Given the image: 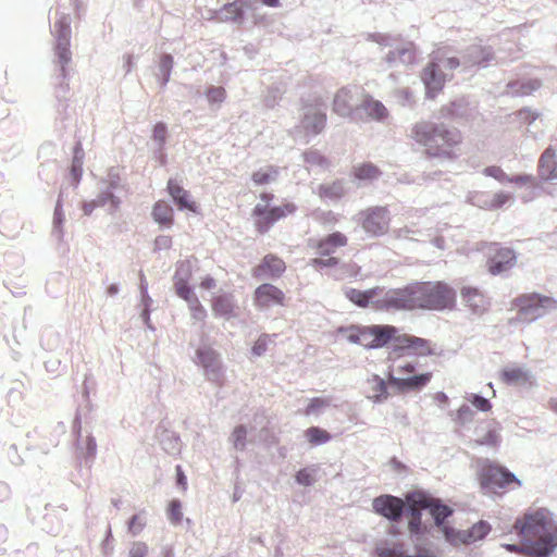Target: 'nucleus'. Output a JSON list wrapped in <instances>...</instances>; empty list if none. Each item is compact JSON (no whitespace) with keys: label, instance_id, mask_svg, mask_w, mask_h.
<instances>
[{"label":"nucleus","instance_id":"nucleus-26","mask_svg":"<svg viewBox=\"0 0 557 557\" xmlns=\"http://www.w3.org/2000/svg\"><path fill=\"white\" fill-rule=\"evenodd\" d=\"M395 344H396V347H399V348H411V349L418 351V354L422 355V356H428V355L433 354V350L430 346V342L424 338L410 336V335H400L395 338Z\"/></svg>","mask_w":557,"mask_h":557},{"label":"nucleus","instance_id":"nucleus-61","mask_svg":"<svg viewBox=\"0 0 557 557\" xmlns=\"http://www.w3.org/2000/svg\"><path fill=\"white\" fill-rule=\"evenodd\" d=\"M146 525V519L141 515H134L128 521V531L137 535Z\"/></svg>","mask_w":557,"mask_h":557},{"label":"nucleus","instance_id":"nucleus-11","mask_svg":"<svg viewBox=\"0 0 557 557\" xmlns=\"http://www.w3.org/2000/svg\"><path fill=\"white\" fill-rule=\"evenodd\" d=\"M197 363L203 368L205 375L210 381H218L221 375V362L215 350L201 345L196 350Z\"/></svg>","mask_w":557,"mask_h":557},{"label":"nucleus","instance_id":"nucleus-37","mask_svg":"<svg viewBox=\"0 0 557 557\" xmlns=\"http://www.w3.org/2000/svg\"><path fill=\"white\" fill-rule=\"evenodd\" d=\"M346 194L344 183L335 181L332 184H323L319 187V196L330 200H338Z\"/></svg>","mask_w":557,"mask_h":557},{"label":"nucleus","instance_id":"nucleus-39","mask_svg":"<svg viewBox=\"0 0 557 557\" xmlns=\"http://www.w3.org/2000/svg\"><path fill=\"white\" fill-rule=\"evenodd\" d=\"M442 531L445 540L454 546L471 544L470 537L467 536V530H456L451 527H443Z\"/></svg>","mask_w":557,"mask_h":557},{"label":"nucleus","instance_id":"nucleus-48","mask_svg":"<svg viewBox=\"0 0 557 557\" xmlns=\"http://www.w3.org/2000/svg\"><path fill=\"white\" fill-rule=\"evenodd\" d=\"M373 381L375 385L372 387V389L375 394L372 396V399L374 403L380 404L387 398V385L386 382L379 375H374Z\"/></svg>","mask_w":557,"mask_h":557},{"label":"nucleus","instance_id":"nucleus-41","mask_svg":"<svg viewBox=\"0 0 557 557\" xmlns=\"http://www.w3.org/2000/svg\"><path fill=\"white\" fill-rule=\"evenodd\" d=\"M305 435L310 444L318 446L327 443L331 440V434L319 428V426H310L306 430Z\"/></svg>","mask_w":557,"mask_h":557},{"label":"nucleus","instance_id":"nucleus-40","mask_svg":"<svg viewBox=\"0 0 557 557\" xmlns=\"http://www.w3.org/2000/svg\"><path fill=\"white\" fill-rule=\"evenodd\" d=\"M62 196L63 191H60L55 203L52 221V235H54L59 240L62 239L63 237L62 224L65 220L64 212L62 209Z\"/></svg>","mask_w":557,"mask_h":557},{"label":"nucleus","instance_id":"nucleus-3","mask_svg":"<svg viewBox=\"0 0 557 557\" xmlns=\"http://www.w3.org/2000/svg\"><path fill=\"white\" fill-rule=\"evenodd\" d=\"M51 33L54 36L55 63L60 66V76L66 78V65L72 61L71 46V17L62 13L54 22Z\"/></svg>","mask_w":557,"mask_h":557},{"label":"nucleus","instance_id":"nucleus-31","mask_svg":"<svg viewBox=\"0 0 557 557\" xmlns=\"http://www.w3.org/2000/svg\"><path fill=\"white\" fill-rule=\"evenodd\" d=\"M532 373L525 368H506L502 371V380L508 385H518L530 382Z\"/></svg>","mask_w":557,"mask_h":557},{"label":"nucleus","instance_id":"nucleus-44","mask_svg":"<svg viewBox=\"0 0 557 557\" xmlns=\"http://www.w3.org/2000/svg\"><path fill=\"white\" fill-rule=\"evenodd\" d=\"M381 175L377 166L372 163H364L355 169V176L358 180H375Z\"/></svg>","mask_w":557,"mask_h":557},{"label":"nucleus","instance_id":"nucleus-56","mask_svg":"<svg viewBox=\"0 0 557 557\" xmlns=\"http://www.w3.org/2000/svg\"><path fill=\"white\" fill-rule=\"evenodd\" d=\"M168 517L173 523H178L183 518L182 504L178 499H173L169 505Z\"/></svg>","mask_w":557,"mask_h":557},{"label":"nucleus","instance_id":"nucleus-63","mask_svg":"<svg viewBox=\"0 0 557 557\" xmlns=\"http://www.w3.org/2000/svg\"><path fill=\"white\" fill-rule=\"evenodd\" d=\"M295 480L298 484L304 485V486H310L314 483V478L312 475V472L306 468L299 470L296 473Z\"/></svg>","mask_w":557,"mask_h":557},{"label":"nucleus","instance_id":"nucleus-28","mask_svg":"<svg viewBox=\"0 0 557 557\" xmlns=\"http://www.w3.org/2000/svg\"><path fill=\"white\" fill-rule=\"evenodd\" d=\"M410 497L411 493L407 494L405 513H407L410 517V520L408 522V529L412 534H420L423 532L421 520V509L423 508L418 503L412 502Z\"/></svg>","mask_w":557,"mask_h":557},{"label":"nucleus","instance_id":"nucleus-30","mask_svg":"<svg viewBox=\"0 0 557 557\" xmlns=\"http://www.w3.org/2000/svg\"><path fill=\"white\" fill-rule=\"evenodd\" d=\"M541 87L539 79L512 81L507 84L506 94L512 97L528 96Z\"/></svg>","mask_w":557,"mask_h":557},{"label":"nucleus","instance_id":"nucleus-57","mask_svg":"<svg viewBox=\"0 0 557 557\" xmlns=\"http://www.w3.org/2000/svg\"><path fill=\"white\" fill-rule=\"evenodd\" d=\"M188 307L191 311V317L194 320L202 321L207 317V311L203 308V306L200 304L198 297L191 299V301L188 302Z\"/></svg>","mask_w":557,"mask_h":557},{"label":"nucleus","instance_id":"nucleus-25","mask_svg":"<svg viewBox=\"0 0 557 557\" xmlns=\"http://www.w3.org/2000/svg\"><path fill=\"white\" fill-rule=\"evenodd\" d=\"M431 380L430 373H422L412 375L409 377H395L391 376V382L400 391V392H408V391H417L424 387Z\"/></svg>","mask_w":557,"mask_h":557},{"label":"nucleus","instance_id":"nucleus-27","mask_svg":"<svg viewBox=\"0 0 557 557\" xmlns=\"http://www.w3.org/2000/svg\"><path fill=\"white\" fill-rule=\"evenodd\" d=\"M236 301L232 295H220L212 300V311L214 315L230 320L235 317L234 310Z\"/></svg>","mask_w":557,"mask_h":557},{"label":"nucleus","instance_id":"nucleus-52","mask_svg":"<svg viewBox=\"0 0 557 557\" xmlns=\"http://www.w3.org/2000/svg\"><path fill=\"white\" fill-rule=\"evenodd\" d=\"M175 292L177 296L183 298L187 304L191 301V299L197 298L194 294L193 289L188 285V282H175Z\"/></svg>","mask_w":557,"mask_h":557},{"label":"nucleus","instance_id":"nucleus-2","mask_svg":"<svg viewBox=\"0 0 557 557\" xmlns=\"http://www.w3.org/2000/svg\"><path fill=\"white\" fill-rule=\"evenodd\" d=\"M416 309L444 310L455 304V290L443 282L412 283Z\"/></svg>","mask_w":557,"mask_h":557},{"label":"nucleus","instance_id":"nucleus-50","mask_svg":"<svg viewBox=\"0 0 557 557\" xmlns=\"http://www.w3.org/2000/svg\"><path fill=\"white\" fill-rule=\"evenodd\" d=\"M276 175H277L276 170H271V169L262 170L261 169L252 174V181L257 185H263V184L270 183L271 181H274Z\"/></svg>","mask_w":557,"mask_h":557},{"label":"nucleus","instance_id":"nucleus-23","mask_svg":"<svg viewBox=\"0 0 557 557\" xmlns=\"http://www.w3.org/2000/svg\"><path fill=\"white\" fill-rule=\"evenodd\" d=\"M368 39L376 42L381 47L395 48L394 50L388 51V53L385 57V62L389 67H394L400 64L397 55V38L387 34L376 33L369 34Z\"/></svg>","mask_w":557,"mask_h":557},{"label":"nucleus","instance_id":"nucleus-33","mask_svg":"<svg viewBox=\"0 0 557 557\" xmlns=\"http://www.w3.org/2000/svg\"><path fill=\"white\" fill-rule=\"evenodd\" d=\"M555 152L552 148L546 149L539 161V175L542 180H552V170L556 166Z\"/></svg>","mask_w":557,"mask_h":557},{"label":"nucleus","instance_id":"nucleus-51","mask_svg":"<svg viewBox=\"0 0 557 557\" xmlns=\"http://www.w3.org/2000/svg\"><path fill=\"white\" fill-rule=\"evenodd\" d=\"M329 406V400L322 397H314L310 399L306 410V416L318 414L322 409Z\"/></svg>","mask_w":557,"mask_h":557},{"label":"nucleus","instance_id":"nucleus-64","mask_svg":"<svg viewBox=\"0 0 557 557\" xmlns=\"http://www.w3.org/2000/svg\"><path fill=\"white\" fill-rule=\"evenodd\" d=\"M148 546L144 542H134L129 548V557H146Z\"/></svg>","mask_w":557,"mask_h":557},{"label":"nucleus","instance_id":"nucleus-6","mask_svg":"<svg viewBox=\"0 0 557 557\" xmlns=\"http://www.w3.org/2000/svg\"><path fill=\"white\" fill-rule=\"evenodd\" d=\"M480 479L482 488L488 492H496L510 483H517L518 486H521V481L512 472L492 463L482 467Z\"/></svg>","mask_w":557,"mask_h":557},{"label":"nucleus","instance_id":"nucleus-60","mask_svg":"<svg viewBox=\"0 0 557 557\" xmlns=\"http://www.w3.org/2000/svg\"><path fill=\"white\" fill-rule=\"evenodd\" d=\"M474 411L468 406L462 405L456 414V421L460 424H467L473 420Z\"/></svg>","mask_w":557,"mask_h":557},{"label":"nucleus","instance_id":"nucleus-29","mask_svg":"<svg viewBox=\"0 0 557 557\" xmlns=\"http://www.w3.org/2000/svg\"><path fill=\"white\" fill-rule=\"evenodd\" d=\"M357 112H364L370 119L376 121H383L387 116L385 106L370 96L364 97L360 106L357 107Z\"/></svg>","mask_w":557,"mask_h":557},{"label":"nucleus","instance_id":"nucleus-32","mask_svg":"<svg viewBox=\"0 0 557 557\" xmlns=\"http://www.w3.org/2000/svg\"><path fill=\"white\" fill-rule=\"evenodd\" d=\"M296 206L294 203H286L284 206L273 207L269 210L267 221L260 224V233H265L277 220L295 212Z\"/></svg>","mask_w":557,"mask_h":557},{"label":"nucleus","instance_id":"nucleus-36","mask_svg":"<svg viewBox=\"0 0 557 557\" xmlns=\"http://www.w3.org/2000/svg\"><path fill=\"white\" fill-rule=\"evenodd\" d=\"M97 203L100 206V207H107L108 206V211L109 213H114L120 205H121V200L120 198L114 194V190L110 189V188H107L102 185L101 187V190L99 193V195L97 196Z\"/></svg>","mask_w":557,"mask_h":557},{"label":"nucleus","instance_id":"nucleus-15","mask_svg":"<svg viewBox=\"0 0 557 557\" xmlns=\"http://www.w3.org/2000/svg\"><path fill=\"white\" fill-rule=\"evenodd\" d=\"M416 139H453L451 132L444 123L419 122L414 125Z\"/></svg>","mask_w":557,"mask_h":557},{"label":"nucleus","instance_id":"nucleus-13","mask_svg":"<svg viewBox=\"0 0 557 557\" xmlns=\"http://www.w3.org/2000/svg\"><path fill=\"white\" fill-rule=\"evenodd\" d=\"M388 211L384 207H374L366 212L362 227L374 236L383 235L388 228Z\"/></svg>","mask_w":557,"mask_h":557},{"label":"nucleus","instance_id":"nucleus-43","mask_svg":"<svg viewBox=\"0 0 557 557\" xmlns=\"http://www.w3.org/2000/svg\"><path fill=\"white\" fill-rule=\"evenodd\" d=\"M397 55L400 64H413L416 62L414 45L412 42H406L400 46H397Z\"/></svg>","mask_w":557,"mask_h":557},{"label":"nucleus","instance_id":"nucleus-10","mask_svg":"<svg viewBox=\"0 0 557 557\" xmlns=\"http://www.w3.org/2000/svg\"><path fill=\"white\" fill-rule=\"evenodd\" d=\"M446 78L447 75L442 71L440 63L432 59L421 74L426 96L429 98H434L435 95L444 87Z\"/></svg>","mask_w":557,"mask_h":557},{"label":"nucleus","instance_id":"nucleus-45","mask_svg":"<svg viewBox=\"0 0 557 557\" xmlns=\"http://www.w3.org/2000/svg\"><path fill=\"white\" fill-rule=\"evenodd\" d=\"M224 21H233L235 23H242L244 12L236 2L226 3L222 9Z\"/></svg>","mask_w":557,"mask_h":557},{"label":"nucleus","instance_id":"nucleus-49","mask_svg":"<svg viewBox=\"0 0 557 557\" xmlns=\"http://www.w3.org/2000/svg\"><path fill=\"white\" fill-rule=\"evenodd\" d=\"M191 274V264L188 260H183L177 262L176 271L174 274L175 282H188V278Z\"/></svg>","mask_w":557,"mask_h":557},{"label":"nucleus","instance_id":"nucleus-19","mask_svg":"<svg viewBox=\"0 0 557 557\" xmlns=\"http://www.w3.org/2000/svg\"><path fill=\"white\" fill-rule=\"evenodd\" d=\"M517 261L513 250L509 248H499L488 261V270L492 274H500L511 269Z\"/></svg>","mask_w":557,"mask_h":557},{"label":"nucleus","instance_id":"nucleus-4","mask_svg":"<svg viewBox=\"0 0 557 557\" xmlns=\"http://www.w3.org/2000/svg\"><path fill=\"white\" fill-rule=\"evenodd\" d=\"M379 299L375 300V310L377 311H407L414 310V299L412 284L401 288H385L379 293Z\"/></svg>","mask_w":557,"mask_h":557},{"label":"nucleus","instance_id":"nucleus-18","mask_svg":"<svg viewBox=\"0 0 557 557\" xmlns=\"http://www.w3.org/2000/svg\"><path fill=\"white\" fill-rule=\"evenodd\" d=\"M462 302L471 310L474 314H482L488 308V301L486 297L475 287L465 286L460 290Z\"/></svg>","mask_w":557,"mask_h":557},{"label":"nucleus","instance_id":"nucleus-59","mask_svg":"<svg viewBox=\"0 0 557 557\" xmlns=\"http://www.w3.org/2000/svg\"><path fill=\"white\" fill-rule=\"evenodd\" d=\"M476 443L479 445L496 447L499 444V433L495 429L488 430Z\"/></svg>","mask_w":557,"mask_h":557},{"label":"nucleus","instance_id":"nucleus-22","mask_svg":"<svg viewBox=\"0 0 557 557\" xmlns=\"http://www.w3.org/2000/svg\"><path fill=\"white\" fill-rule=\"evenodd\" d=\"M84 159L85 151L81 141H77L73 147V157L69 173V180L74 188H77L82 181Z\"/></svg>","mask_w":557,"mask_h":557},{"label":"nucleus","instance_id":"nucleus-16","mask_svg":"<svg viewBox=\"0 0 557 557\" xmlns=\"http://www.w3.org/2000/svg\"><path fill=\"white\" fill-rule=\"evenodd\" d=\"M359 106L352 90L344 87L339 89L334 97L333 111L341 116H348L350 114L358 115L357 107Z\"/></svg>","mask_w":557,"mask_h":557},{"label":"nucleus","instance_id":"nucleus-47","mask_svg":"<svg viewBox=\"0 0 557 557\" xmlns=\"http://www.w3.org/2000/svg\"><path fill=\"white\" fill-rule=\"evenodd\" d=\"M101 184L104 187L110 188V189H112L114 191L121 190V189L124 188V185H123L122 178L120 176L119 170L113 169V168L110 169V171L107 174V177L101 181Z\"/></svg>","mask_w":557,"mask_h":557},{"label":"nucleus","instance_id":"nucleus-21","mask_svg":"<svg viewBox=\"0 0 557 557\" xmlns=\"http://www.w3.org/2000/svg\"><path fill=\"white\" fill-rule=\"evenodd\" d=\"M169 194L180 210H187L198 213V206L190 199L189 193L173 180L168 183Z\"/></svg>","mask_w":557,"mask_h":557},{"label":"nucleus","instance_id":"nucleus-38","mask_svg":"<svg viewBox=\"0 0 557 557\" xmlns=\"http://www.w3.org/2000/svg\"><path fill=\"white\" fill-rule=\"evenodd\" d=\"M174 65L173 57L169 53H163L159 60V73L157 74L161 87H165L170 81L172 69Z\"/></svg>","mask_w":557,"mask_h":557},{"label":"nucleus","instance_id":"nucleus-9","mask_svg":"<svg viewBox=\"0 0 557 557\" xmlns=\"http://www.w3.org/2000/svg\"><path fill=\"white\" fill-rule=\"evenodd\" d=\"M410 499L418 503L423 509H428L434 519L435 525L442 529L445 527V520L454 512V510L449 506L443 504L441 499L433 498L422 492H412Z\"/></svg>","mask_w":557,"mask_h":557},{"label":"nucleus","instance_id":"nucleus-54","mask_svg":"<svg viewBox=\"0 0 557 557\" xmlns=\"http://www.w3.org/2000/svg\"><path fill=\"white\" fill-rule=\"evenodd\" d=\"M208 101L212 104L221 103L225 99V90L223 87L211 86L206 91Z\"/></svg>","mask_w":557,"mask_h":557},{"label":"nucleus","instance_id":"nucleus-8","mask_svg":"<svg viewBox=\"0 0 557 557\" xmlns=\"http://www.w3.org/2000/svg\"><path fill=\"white\" fill-rule=\"evenodd\" d=\"M375 513L386 518L392 522H398L405 515L406 500L399 497L385 494L377 496L372 502Z\"/></svg>","mask_w":557,"mask_h":557},{"label":"nucleus","instance_id":"nucleus-24","mask_svg":"<svg viewBox=\"0 0 557 557\" xmlns=\"http://www.w3.org/2000/svg\"><path fill=\"white\" fill-rule=\"evenodd\" d=\"M372 332L373 338L371 344H367V349L382 348L397 337V329L393 325H372Z\"/></svg>","mask_w":557,"mask_h":557},{"label":"nucleus","instance_id":"nucleus-53","mask_svg":"<svg viewBox=\"0 0 557 557\" xmlns=\"http://www.w3.org/2000/svg\"><path fill=\"white\" fill-rule=\"evenodd\" d=\"M270 342H271L270 335H268V334L260 335L251 348L252 356L261 357L262 355H264Z\"/></svg>","mask_w":557,"mask_h":557},{"label":"nucleus","instance_id":"nucleus-35","mask_svg":"<svg viewBox=\"0 0 557 557\" xmlns=\"http://www.w3.org/2000/svg\"><path fill=\"white\" fill-rule=\"evenodd\" d=\"M161 448L169 455H177L181 451L182 443L178 435L174 432L164 430L160 435Z\"/></svg>","mask_w":557,"mask_h":557},{"label":"nucleus","instance_id":"nucleus-1","mask_svg":"<svg viewBox=\"0 0 557 557\" xmlns=\"http://www.w3.org/2000/svg\"><path fill=\"white\" fill-rule=\"evenodd\" d=\"M515 529L521 540L529 542L527 550L532 557H549L557 547V524L545 508L525 512L522 519L516 520Z\"/></svg>","mask_w":557,"mask_h":557},{"label":"nucleus","instance_id":"nucleus-42","mask_svg":"<svg viewBox=\"0 0 557 557\" xmlns=\"http://www.w3.org/2000/svg\"><path fill=\"white\" fill-rule=\"evenodd\" d=\"M492 530L491 524L485 520H480L467 530V536L470 537L471 544L483 540Z\"/></svg>","mask_w":557,"mask_h":557},{"label":"nucleus","instance_id":"nucleus-14","mask_svg":"<svg viewBox=\"0 0 557 557\" xmlns=\"http://www.w3.org/2000/svg\"><path fill=\"white\" fill-rule=\"evenodd\" d=\"M285 268L282 259L274 255H267L261 263L253 269L252 275L258 280L265 281L281 276Z\"/></svg>","mask_w":557,"mask_h":557},{"label":"nucleus","instance_id":"nucleus-5","mask_svg":"<svg viewBox=\"0 0 557 557\" xmlns=\"http://www.w3.org/2000/svg\"><path fill=\"white\" fill-rule=\"evenodd\" d=\"M516 304L519 307L518 320L522 322H532L547 311L557 309L554 298L537 293L522 295L516 299Z\"/></svg>","mask_w":557,"mask_h":557},{"label":"nucleus","instance_id":"nucleus-55","mask_svg":"<svg viewBox=\"0 0 557 557\" xmlns=\"http://www.w3.org/2000/svg\"><path fill=\"white\" fill-rule=\"evenodd\" d=\"M483 172L486 176H491L500 183H511L510 176L507 175L499 166H487Z\"/></svg>","mask_w":557,"mask_h":557},{"label":"nucleus","instance_id":"nucleus-62","mask_svg":"<svg viewBox=\"0 0 557 557\" xmlns=\"http://www.w3.org/2000/svg\"><path fill=\"white\" fill-rule=\"evenodd\" d=\"M469 400L480 411L486 412L492 408L490 400L479 394H472Z\"/></svg>","mask_w":557,"mask_h":557},{"label":"nucleus","instance_id":"nucleus-20","mask_svg":"<svg viewBox=\"0 0 557 557\" xmlns=\"http://www.w3.org/2000/svg\"><path fill=\"white\" fill-rule=\"evenodd\" d=\"M493 59V51L491 47H483L481 45L474 44L469 46L465 50V54L462 55V63L466 66L473 65H488V62Z\"/></svg>","mask_w":557,"mask_h":557},{"label":"nucleus","instance_id":"nucleus-7","mask_svg":"<svg viewBox=\"0 0 557 557\" xmlns=\"http://www.w3.org/2000/svg\"><path fill=\"white\" fill-rule=\"evenodd\" d=\"M326 107L322 103L306 104L302 108L301 128L306 136L321 134L326 123Z\"/></svg>","mask_w":557,"mask_h":557},{"label":"nucleus","instance_id":"nucleus-46","mask_svg":"<svg viewBox=\"0 0 557 557\" xmlns=\"http://www.w3.org/2000/svg\"><path fill=\"white\" fill-rule=\"evenodd\" d=\"M247 428L243 424L237 425L230 436V442L237 450H244L246 448Z\"/></svg>","mask_w":557,"mask_h":557},{"label":"nucleus","instance_id":"nucleus-58","mask_svg":"<svg viewBox=\"0 0 557 557\" xmlns=\"http://www.w3.org/2000/svg\"><path fill=\"white\" fill-rule=\"evenodd\" d=\"M516 116L518 117V120L521 123L527 124L528 126H530V125H532L539 119L540 113H537L535 111H532L529 108H524V109H521L520 111H518L516 113Z\"/></svg>","mask_w":557,"mask_h":557},{"label":"nucleus","instance_id":"nucleus-17","mask_svg":"<svg viewBox=\"0 0 557 557\" xmlns=\"http://www.w3.org/2000/svg\"><path fill=\"white\" fill-rule=\"evenodd\" d=\"M381 292L382 286H375L367 290H359L356 288L347 287L344 289V295L347 299L360 308H367L371 306L375 310V300L379 299V293Z\"/></svg>","mask_w":557,"mask_h":557},{"label":"nucleus","instance_id":"nucleus-34","mask_svg":"<svg viewBox=\"0 0 557 557\" xmlns=\"http://www.w3.org/2000/svg\"><path fill=\"white\" fill-rule=\"evenodd\" d=\"M173 214L172 207L165 201H158L153 206L152 216L160 225L170 226L173 222Z\"/></svg>","mask_w":557,"mask_h":557},{"label":"nucleus","instance_id":"nucleus-12","mask_svg":"<svg viewBox=\"0 0 557 557\" xmlns=\"http://www.w3.org/2000/svg\"><path fill=\"white\" fill-rule=\"evenodd\" d=\"M285 295L276 286L264 283L258 286L253 294V304L259 309H269L273 306L284 305Z\"/></svg>","mask_w":557,"mask_h":557}]
</instances>
